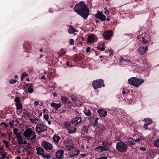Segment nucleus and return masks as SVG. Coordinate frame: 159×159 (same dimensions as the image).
I'll return each mask as SVG.
<instances>
[{
	"mask_svg": "<svg viewBox=\"0 0 159 159\" xmlns=\"http://www.w3.org/2000/svg\"><path fill=\"white\" fill-rule=\"evenodd\" d=\"M154 145L156 147H159V139H156L154 141Z\"/></svg>",
	"mask_w": 159,
	"mask_h": 159,
	"instance_id": "26",
	"label": "nucleus"
},
{
	"mask_svg": "<svg viewBox=\"0 0 159 159\" xmlns=\"http://www.w3.org/2000/svg\"><path fill=\"white\" fill-rule=\"evenodd\" d=\"M51 106L52 107L54 108L56 110H57L61 107V104L60 103L57 104L53 102L51 103Z\"/></svg>",
	"mask_w": 159,
	"mask_h": 159,
	"instance_id": "22",
	"label": "nucleus"
},
{
	"mask_svg": "<svg viewBox=\"0 0 159 159\" xmlns=\"http://www.w3.org/2000/svg\"><path fill=\"white\" fill-rule=\"evenodd\" d=\"M37 131L39 133L43 132L47 130V126L42 124H38L36 126Z\"/></svg>",
	"mask_w": 159,
	"mask_h": 159,
	"instance_id": "6",
	"label": "nucleus"
},
{
	"mask_svg": "<svg viewBox=\"0 0 159 159\" xmlns=\"http://www.w3.org/2000/svg\"><path fill=\"white\" fill-rule=\"evenodd\" d=\"M127 62L128 63H130L131 62V61L129 59H125V61Z\"/></svg>",
	"mask_w": 159,
	"mask_h": 159,
	"instance_id": "53",
	"label": "nucleus"
},
{
	"mask_svg": "<svg viewBox=\"0 0 159 159\" xmlns=\"http://www.w3.org/2000/svg\"><path fill=\"white\" fill-rule=\"evenodd\" d=\"M95 16L102 21H104L106 19V16L99 11H98L97 13L95 14Z\"/></svg>",
	"mask_w": 159,
	"mask_h": 159,
	"instance_id": "12",
	"label": "nucleus"
},
{
	"mask_svg": "<svg viewBox=\"0 0 159 159\" xmlns=\"http://www.w3.org/2000/svg\"><path fill=\"white\" fill-rule=\"evenodd\" d=\"M127 140L128 142L126 143H128V142L130 144H134L135 143V139H134L131 137L127 138Z\"/></svg>",
	"mask_w": 159,
	"mask_h": 159,
	"instance_id": "24",
	"label": "nucleus"
},
{
	"mask_svg": "<svg viewBox=\"0 0 159 159\" xmlns=\"http://www.w3.org/2000/svg\"><path fill=\"white\" fill-rule=\"evenodd\" d=\"M74 11L84 19L87 18L89 15V9L83 1L76 4L74 7Z\"/></svg>",
	"mask_w": 159,
	"mask_h": 159,
	"instance_id": "1",
	"label": "nucleus"
},
{
	"mask_svg": "<svg viewBox=\"0 0 159 159\" xmlns=\"http://www.w3.org/2000/svg\"><path fill=\"white\" fill-rule=\"evenodd\" d=\"M1 135L2 137H3V138H5V136L6 135L4 133H3L2 134H1Z\"/></svg>",
	"mask_w": 159,
	"mask_h": 159,
	"instance_id": "52",
	"label": "nucleus"
},
{
	"mask_svg": "<svg viewBox=\"0 0 159 159\" xmlns=\"http://www.w3.org/2000/svg\"><path fill=\"white\" fill-rule=\"evenodd\" d=\"M93 86L94 89L95 90L102 87H104L105 85L103 80L99 79L93 81Z\"/></svg>",
	"mask_w": 159,
	"mask_h": 159,
	"instance_id": "5",
	"label": "nucleus"
},
{
	"mask_svg": "<svg viewBox=\"0 0 159 159\" xmlns=\"http://www.w3.org/2000/svg\"><path fill=\"white\" fill-rule=\"evenodd\" d=\"M144 82L143 79L137 78L135 77H131L128 80V82L130 85L137 88Z\"/></svg>",
	"mask_w": 159,
	"mask_h": 159,
	"instance_id": "2",
	"label": "nucleus"
},
{
	"mask_svg": "<svg viewBox=\"0 0 159 159\" xmlns=\"http://www.w3.org/2000/svg\"><path fill=\"white\" fill-rule=\"evenodd\" d=\"M16 138L17 139L22 138L21 134L20 133H18V134L16 135Z\"/></svg>",
	"mask_w": 159,
	"mask_h": 159,
	"instance_id": "39",
	"label": "nucleus"
},
{
	"mask_svg": "<svg viewBox=\"0 0 159 159\" xmlns=\"http://www.w3.org/2000/svg\"><path fill=\"white\" fill-rule=\"evenodd\" d=\"M106 20L107 21H110V19L108 17L107 18Z\"/></svg>",
	"mask_w": 159,
	"mask_h": 159,
	"instance_id": "61",
	"label": "nucleus"
},
{
	"mask_svg": "<svg viewBox=\"0 0 159 159\" xmlns=\"http://www.w3.org/2000/svg\"><path fill=\"white\" fill-rule=\"evenodd\" d=\"M128 146L122 142H119L117 143L116 149L118 151L121 152H126L127 150Z\"/></svg>",
	"mask_w": 159,
	"mask_h": 159,
	"instance_id": "4",
	"label": "nucleus"
},
{
	"mask_svg": "<svg viewBox=\"0 0 159 159\" xmlns=\"http://www.w3.org/2000/svg\"><path fill=\"white\" fill-rule=\"evenodd\" d=\"M42 114L41 112H40V113L39 114V117H41L42 116Z\"/></svg>",
	"mask_w": 159,
	"mask_h": 159,
	"instance_id": "62",
	"label": "nucleus"
},
{
	"mask_svg": "<svg viewBox=\"0 0 159 159\" xmlns=\"http://www.w3.org/2000/svg\"><path fill=\"white\" fill-rule=\"evenodd\" d=\"M142 42L144 44H146L150 41L149 39H145V38L143 37H142Z\"/></svg>",
	"mask_w": 159,
	"mask_h": 159,
	"instance_id": "29",
	"label": "nucleus"
},
{
	"mask_svg": "<svg viewBox=\"0 0 159 159\" xmlns=\"http://www.w3.org/2000/svg\"><path fill=\"white\" fill-rule=\"evenodd\" d=\"M27 91L29 93H32L34 91L33 89L31 87H29L27 89Z\"/></svg>",
	"mask_w": 159,
	"mask_h": 159,
	"instance_id": "37",
	"label": "nucleus"
},
{
	"mask_svg": "<svg viewBox=\"0 0 159 159\" xmlns=\"http://www.w3.org/2000/svg\"><path fill=\"white\" fill-rule=\"evenodd\" d=\"M90 50V48L89 47H87L86 48V51L87 52H89Z\"/></svg>",
	"mask_w": 159,
	"mask_h": 159,
	"instance_id": "50",
	"label": "nucleus"
},
{
	"mask_svg": "<svg viewBox=\"0 0 159 159\" xmlns=\"http://www.w3.org/2000/svg\"><path fill=\"white\" fill-rule=\"evenodd\" d=\"M98 159H107V158L106 157H101L99 158Z\"/></svg>",
	"mask_w": 159,
	"mask_h": 159,
	"instance_id": "57",
	"label": "nucleus"
},
{
	"mask_svg": "<svg viewBox=\"0 0 159 159\" xmlns=\"http://www.w3.org/2000/svg\"><path fill=\"white\" fill-rule=\"evenodd\" d=\"M22 75L24 77H25V76H27L28 75V74L27 73H25V72H24V73H22Z\"/></svg>",
	"mask_w": 159,
	"mask_h": 159,
	"instance_id": "47",
	"label": "nucleus"
},
{
	"mask_svg": "<svg viewBox=\"0 0 159 159\" xmlns=\"http://www.w3.org/2000/svg\"><path fill=\"white\" fill-rule=\"evenodd\" d=\"M112 34L113 32L111 30H106L104 32L103 35L105 39L108 40L111 38Z\"/></svg>",
	"mask_w": 159,
	"mask_h": 159,
	"instance_id": "9",
	"label": "nucleus"
},
{
	"mask_svg": "<svg viewBox=\"0 0 159 159\" xmlns=\"http://www.w3.org/2000/svg\"><path fill=\"white\" fill-rule=\"evenodd\" d=\"M96 37L94 34L89 35L88 38V41L89 43H91L96 41Z\"/></svg>",
	"mask_w": 159,
	"mask_h": 159,
	"instance_id": "20",
	"label": "nucleus"
},
{
	"mask_svg": "<svg viewBox=\"0 0 159 159\" xmlns=\"http://www.w3.org/2000/svg\"><path fill=\"white\" fill-rule=\"evenodd\" d=\"M47 121H48V124L49 125H50V124H51V121L50 120H47Z\"/></svg>",
	"mask_w": 159,
	"mask_h": 159,
	"instance_id": "60",
	"label": "nucleus"
},
{
	"mask_svg": "<svg viewBox=\"0 0 159 159\" xmlns=\"http://www.w3.org/2000/svg\"><path fill=\"white\" fill-rule=\"evenodd\" d=\"M36 150H37V154H40L43 155V157L44 158H49V155H45L44 151V149L40 147H38L36 148Z\"/></svg>",
	"mask_w": 159,
	"mask_h": 159,
	"instance_id": "8",
	"label": "nucleus"
},
{
	"mask_svg": "<svg viewBox=\"0 0 159 159\" xmlns=\"http://www.w3.org/2000/svg\"><path fill=\"white\" fill-rule=\"evenodd\" d=\"M74 40L72 39H71L70 40V45H73L74 43Z\"/></svg>",
	"mask_w": 159,
	"mask_h": 159,
	"instance_id": "46",
	"label": "nucleus"
},
{
	"mask_svg": "<svg viewBox=\"0 0 159 159\" xmlns=\"http://www.w3.org/2000/svg\"><path fill=\"white\" fill-rule=\"evenodd\" d=\"M80 156L82 158H84L86 156V154L85 153L82 154H80Z\"/></svg>",
	"mask_w": 159,
	"mask_h": 159,
	"instance_id": "51",
	"label": "nucleus"
},
{
	"mask_svg": "<svg viewBox=\"0 0 159 159\" xmlns=\"http://www.w3.org/2000/svg\"><path fill=\"white\" fill-rule=\"evenodd\" d=\"M3 143H4L6 148H8L9 147V144L8 142L5 140H2Z\"/></svg>",
	"mask_w": 159,
	"mask_h": 159,
	"instance_id": "38",
	"label": "nucleus"
},
{
	"mask_svg": "<svg viewBox=\"0 0 159 159\" xmlns=\"http://www.w3.org/2000/svg\"><path fill=\"white\" fill-rule=\"evenodd\" d=\"M64 151L62 150H58L56 153V157L57 159H62L64 157Z\"/></svg>",
	"mask_w": 159,
	"mask_h": 159,
	"instance_id": "13",
	"label": "nucleus"
},
{
	"mask_svg": "<svg viewBox=\"0 0 159 159\" xmlns=\"http://www.w3.org/2000/svg\"><path fill=\"white\" fill-rule=\"evenodd\" d=\"M143 121L145 122L144 127L146 129H147L148 125L151 124L152 123V120L150 118H148L144 119Z\"/></svg>",
	"mask_w": 159,
	"mask_h": 159,
	"instance_id": "16",
	"label": "nucleus"
},
{
	"mask_svg": "<svg viewBox=\"0 0 159 159\" xmlns=\"http://www.w3.org/2000/svg\"><path fill=\"white\" fill-rule=\"evenodd\" d=\"M39 51H40V52H42L43 51V49L40 48V49H39Z\"/></svg>",
	"mask_w": 159,
	"mask_h": 159,
	"instance_id": "64",
	"label": "nucleus"
},
{
	"mask_svg": "<svg viewBox=\"0 0 159 159\" xmlns=\"http://www.w3.org/2000/svg\"><path fill=\"white\" fill-rule=\"evenodd\" d=\"M42 146L47 150H51L52 149V144L46 141H43L41 143Z\"/></svg>",
	"mask_w": 159,
	"mask_h": 159,
	"instance_id": "7",
	"label": "nucleus"
},
{
	"mask_svg": "<svg viewBox=\"0 0 159 159\" xmlns=\"http://www.w3.org/2000/svg\"><path fill=\"white\" fill-rule=\"evenodd\" d=\"M18 130L16 128H14L13 129V131L14 134L16 135L18 134V133H17Z\"/></svg>",
	"mask_w": 159,
	"mask_h": 159,
	"instance_id": "40",
	"label": "nucleus"
},
{
	"mask_svg": "<svg viewBox=\"0 0 159 159\" xmlns=\"http://www.w3.org/2000/svg\"><path fill=\"white\" fill-rule=\"evenodd\" d=\"M34 104L36 106L38 105L39 104V102L37 101H35L34 102Z\"/></svg>",
	"mask_w": 159,
	"mask_h": 159,
	"instance_id": "54",
	"label": "nucleus"
},
{
	"mask_svg": "<svg viewBox=\"0 0 159 159\" xmlns=\"http://www.w3.org/2000/svg\"><path fill=\"white\" fill-rule=\"evenodd\" d=\"M61 99L62 101L64 102H66L68 100V98L67 97L63 96H61Z\"/></svg>",
	"mask_w": 159,
	"mask_h": 159,
	"instance_id": "31",
	"label": "nucleus"
},
{
	"mask_svg": "<svg viewBox=\"0 0 159 159\" xmlns=\"http://www.w3.org/2000/svg\"><path fill=\"white\" fill-rule=\"evenodd\" d=\"M38 120V119H31V121L33 123H35L37 122Z\"/></svg>",
	"mask_w": 159,
	"mask_h": 159,
	"instance_id": "45",
	"label": "nucleus"
},
{
	"mask_svg": "<svg viewBox=\"0 0 159 159\" xmlns=\"http://www.w3.org/2000/svg\"><path fill=\"white\" fill-rule=\"evenodd\" d=\"M98 129L100 131L102 132L106 128L104 125H101L98 127Z\"/></svg>",
	"mask_w": 159,
	"mask_h": 159,
	"instance_id": "27",
	"label": "nucleus"
},
{
	"mask_svg": "<svg viewBox=\"0 0 159 159\" xmlns=\"http://www.w3.org/2000/svg\"><path fill=\"white\" fill-rule=\"evenodd\" d=\"M18 142V144H22L23 142V140L22 138L17 139Z\"/></svg>",
	"mask_w": 159,
	"mask_h": 159,
	"instance_id": "36",
	"label": "nucleus"
},
{
	"mask_svg": "<svg viewBox=\"0 0 159 159\" xmlns=\"http://www.w3.org/2000/svg\"><path fill=\"white\" fill-rule=\"evenodd\" d=\"M148 50V47H140L138 49V51L141 55H143L146 53Z\"/></svg>",
	"mask_w": 159,
	"mask_h": 159,
	"instance_id": "11",
	"label": "nucleus"
},
{
	"mask_svg": "<svg viewBox=\"0 0 159 159\" xmlns=\"http://www.w3.org/2000/svg\"><path fill=\"white\" fill-rule=\"evenodd\" d=\"M64 125L67 129L68 127L71 126L70 123L68 121H66L64 123Z\"/></svg>",
	"mask_w": 159,
	"mask_h": 159,
	"instance_id": "33",
	"label": "nucleus"
},
{
	"mask_svg": "<svg viewBox=\"0 0 159 159\" xmlns=\"http://www.w3.org/2000/svg\"><path fill=\"white\" fill-rule=\"evenodd\" d=\"M143 140V138L142 136H139L137 139H135V142H139Z\"/></svg>",
	"mask_w": 159,
	"mask_h": 159,
	"instance_id": "30",
	"label": "nucleus"
},
{
	"mask_svg": "<svg viewBox=\"0 0 159 159\" xmlns=\"http://www.w3.org/2000/svg\"><path fill=\"white\" fill-rule=\"evenodd\" d=\"M27 143V142L26 141H23V142L22 143H23L24 145H25V144H26Z\"/></svg>",
	"mask_w": 159,
	"mask_h": 159,
	"instance_id": "59",
	"label": "nucleus"
},
{
	"mask_svg": "<svg viewBox=\"0 0 159 159\" xmlns=\"http://www.w3.org/2000/svg\"><path fill=\"white\" fill-rule=\"evenodd\" d=\"M53 139L54 142L57 143L61 139V138L60 136L55 135L53 136Z\"/></svg>",
	"mask_w": 159,
	"mask_h": 159,
	"instance_id": "25",
	"label": "nucleus"
},
{
	"mask_svg": "<svg viewBox=\"0 0 159 159\" xmlns=\"http://www.w3.org/2000/svg\"><path fill=\"white\" fill-rule=\"evenodd\" d=\"M104 13L106 15H109V12L108 10L105 11V12H104Z\"/></svg>",
	"mask_w": 159,
	"mask_h": 159,
	"instance_id": "48",
	"label": "nucleus"
},
{
	"mask_svg": "<svg viewBox=\"0 0 159 159\" xmlns=\"http://www.w3.org/2000/svg\"><path fill=\"white\" fill-rule=\"evenodd\" d=\"M108 147H106L103 146H98L95 148L96 150L98 152H101L103 151L107 150L108 149Z\"/></svg>",
	"mask_w": 159,
	"mask_h": 159,
	"instance_id": "17",
	"label": "nucleus"
},
{
	"mask_svg": "<svg viewBox=\"0 0 159 159\" xmlns=\"http://www.w3.org/2000/svg\"><path fill=\"white\" fill-rule=\"evenodd\" d=\"M24 136L26 138L31 140L34 139L36 138V135L35 132L31 129H26L23 133Z\"/></svg>",
	"mask_w": 159,
	"mask_h": 159,
	"instance_id": "3",
	"label": "nucleus"
},
{
	"mask_svg": "<svg viewBox=\"0 0 159 159\" xmlns=\"http://www.w3.org/2000/svg\"><path fill=\"white\" fill-rule=\"evenodd\" d=\"M81 117L76 116L72 119L71 123L73 125H76L81 122Z\"/></svg>",
	"mask_w": 159,
	"mask_h": 159,
	"instance_id": "14",
	"label": "nucleus"
},
{
	"mask_svg": "<svg viewBox=\"0 0 159 159\" xmlns=\"http://www.w3.org/2000/svg\"><path fill=\"white\" fill-rule=\"evenodd\" d=\"M41 79H46V77L44 75H43L41 77Z\"/></svg>",
	"mask_w": 159,
	"mask_h": 159,
	"instance_id": "58",
	"label": "nucleus"
},
{
	"mask_svg": "<svg viewBox=\"0 0 159 159\" xmlns=\"http://www.w3.org/2000/svg\"><path fill=\"white\" fill-rule=\"evenodd\" d=\"M120 61H125V59H124L123 57H121L120 58Z\"/></svg>",
	"mask_w": 159,
	"mask_h": 159,
	"instance_id": "55",
	"label": "nucleus"
},
{
	"mask_svg": "<svg viewBox=\"0 0 159 159\" xmlns=\"http://www.w3.org/2000/svg\"><path fill=\"white\" fill-rule=\"evenodd\" d=\"M16 109L20 110L22 108V106L21 103L20 102L16 104Z\"/></svg>",
	"mask_w": 159,
	"mask_h": 159,
	"instance_id": "32",
	"label": "nucleus"
},
{
	"mask_svg": "<svg viewBox=\"0 0 159 159\" xmlns=\"http://www.w3.org/2000/svg\"><path fill=\"white\" fill-rule=\"evenodd\" d=\"M65 52H62L60 54V55L61 56H62V55H65Z\"/></svg>",
	"mask_w": 159,
	"mask_h": 159,
	"instance_id": "56",
	"label": "nucleus"
},
{
	"mask_svg": "<svg viewBox=\"0 0 159 159\" xmlns=\"http://www.w3.org/2000/svg\"><path fill=\"white\" fill-rule=\"evenodd\" d=\"M1 154L2 156V157L0 158V159H3L4 158H5L6 157V153L4 152H1Z\"/></svg>",
	"mask_w": 159,
	"mask_h": 159,
	"instance_id": "35",
	"label": "nucleus"
},
{
	"mask_svg": "<svg viewBox=\"0 0 159 159\" xmlns=\"http://www.w3.org/2000/svg\"><path fill=\"white\" fill-rule=\"evenodd\" d=\"M97 48L98 49H99V50H100L102 51H104L105 49V48L104 47H100L99 46H98L97 47Z\"/></svg>",
	"mask_w": 159,
	"mask_h": 159,
	"instance_id": "43",
	"label": "nucleus"
},
{
	"mask_svg": "<svg viewBox=\"0 0 159 159\" xmlns=\"http://www.w3.org/2000/svg\"><path fill=\"white\" fill-rule=\"evenodd\" d=\"M78 30H75L73 26H70L68 30V33L70 34H73L75 32H77Z\"/></svg>",
	"mask_w": 159,
	"mask_h": 159,
	"instance_id": "23",
	"label": "nucleus"
},
{
	"mask_svg": "<svg viewBox=\"0 0 159 159\" xmlns=\"http://www.w3.org/2000/svg\"><path fill=\"white\" fill-rule=\"evenodd\" d=\"M98 112L101 117H105L107 115V112L102 109L98 110Z\"/></svg>",
	"mask_w": 159,
	"mask_h": 159,
	"instance_id": "19",
	"label": "nucleus"
},
{
	"mask_svg": "<svg viewBox=\"0 0 159 159\" xmlns=\"http://www.w3.org/2000/svg\"><path fill=\"white\" fill-rule=\"evenodd\" d=\"M68 133L70 134H72L75 133L76 131V128L73 126H70L67 129Z\"/></svg>",
	"mask_w": 159,
	"mask_h": 159,
	"instance_id": "21",
	"label": "nucleus"
},
{
	"mask_svg": "<svg viewBox=\"0 0 159 159\" xmlns=\"http://www.w3.org/2000/svg\"><path fill=\"white\" fill-rule=\"evenodd\" d=\"M53 95L55 97V96H57V93H53Z\"/></svg>",
	"mask_w": 159,
	"mask_h": 159,
	"instance_id": "63",
	"label": "nucleus"
},
{
	"mask_svg": "<svg viewBox=\"0 0 159 159\" xmlns=\"http://www.w3.org/2000/svg\"><path fill=\"white\" fill-rule=\"evenodd\" d=\"M102 145H103V146H105L106 147H108L107 145V141H104L102 143Z\"/></svg>",
	"mask_w": 159,
	"mask_h": 159,
	"instance_id": "42",
	"label": "nucleus"
},
{
	"mask_svg": "<svg viewBox=\"0 0 159 159\" xmlns=\"http://www.w3.org/2000/svg\"><path fill=\"white\" fill-rule=\"evenodd\" d=\"M80 152V151L78 149H74L70 152H69L70 156L71 157H73L75 156L78 155Z\"/></svg>",
	"mask_w": 159,
	"mask_h": 159,
	"instance_id": "18",
	"label": "nucleus"
},
{
	"mask_svg": "<svg viewBox=\"0 0 159 159\" xmlns=\"http://www.w3.org/2000/svg\"><path fill=\"white\" fill-rule=\"evenodd\" d=\"M16 80L13 79H11L9 80V82L11 84H13L16 83Z\"/></svg>",
	"mask_w": 159,
	"mask_h": 159,
	"instance_id": "34",
	"label": "nucleus"
},
{
	"mask_svg": "<svg viewBox=\"0 0 159 159\" xmlns=\"http://www.w3.org/2000/svg\"><path fill=\"white\" fill-rule=\"evenodd\" d=\"M98 118L92 116L89 118V122L90 124L93 126H96L98 124Z\"/></svg>",
	"mask_w": 159,
	"mask_h": 159,
	"instance_id": "15",
	"label": "nucleus"
},
{
	"mask_svg": "<svg viewBox=\"0 0 159 159\" xmlns=\"http://www.w3.org/2000/svg\"><path fill=\"white\" fill-rule=\"evenodd\" d=\"M84 113L85 115L87 116H90L91 115V111L89 110H85Z\"/></svg>",
	"mask_w": 159,
	"mask_h": 159,
	"instance_id": "28",
	"label": "nucleus"
},
{
	"mask_svg": "<svg viewBox=\"0 0 159 159\" xmlns=\"http://www.w3.org/2000/svg\"><path fill=\"white\" fill-rule=\"evenodd\" d=\"M73 147V145L72 141L71 140H69L66 142L64 148L66 150L69 151Z\"/></svg>",
	"mask_w": 159,
	"mask_h": 159,
	"instance_id": "10",
	"label": "nucleus"
},
{
	"mask_svg": "<svg viewBox=\"0 0 159 159\" xmlns=\"http://www.w3.org/2000/svg\"><path fill=\"white\" fill-rule=\"evenodd\" d=\"M15 101L16 102V103H19L20 102V99L18 97H16L14 99Z\"/></svg>",
	"mask_w": 159,
	"mask_h": 159,
	"instance_id": "41",
	"label": "nucleus"
},
{
	"mask_svg": "<svg viewBox=\"0 0 159 159\" xmlns=\"http://www.w3.org/2000/svg\"><path fill=\"white\" fill-rule=\"evenodd\" d=\"M140 149L142 151H145L146 150V148L144 147H141L140 148Z\"/></svg>",
	"mask_w": 159,
	"mask_h": 159,
	"instance_id": "49",
	"label": "nucleus"
},
{
	"mask_svg": "<svg viewBox=\"0 0 159 159\" xmlns=\"http://www.w3.org/2000/svg\"><path fill=\"white\" fill-rule=\"evenodd\" d=\"M44 118L46 120H48L49 118V116L47 115H44Z\"/></svg>",
	"mask_w": 159,
	"mask_h": 159,
	"instance_id": "44",
	"label": "nucleus"
}]
</instances>
